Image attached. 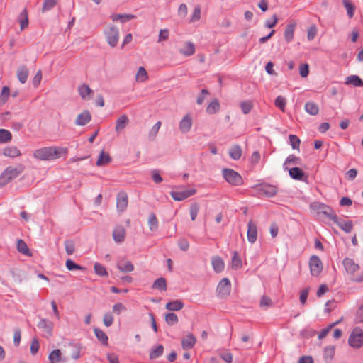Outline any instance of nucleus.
<instances>
[{"label":"nucleus","instance_id":"43","mask_svg":"<svg viewBox=\"0 0 363 363\" xmlns=\"http://www.w3.org/2000/svg\"><path fill=\"white\" fill-rule=\"evenodd\" d=\"M335 346L330 345L325 347L324 350V358L327 362L331 361L333 359L335 354Z\"/></svg>","mask_w":363,"mask_h":363},{"label":"nucleus","instance_id":"49","mask_svg":"<svg viewBox=\"0 0 363 363\" xmlns=\"http://www.w3.org/2000/svg\"><path fill=\"white\" fill-rule=\"evenodd\" d=\"M10 90L8 86H4L0 94V104H4L8 100Z\"/></svg>","mask_w":363,"mask_h":363},{"label":"nucleus","instance_id":"25","mask_svg":"<svg viewBox=\"0 0 363 363\" xmlns=\"http://www.w3.org/2000/svg\"><path fill=\"white\" fill-rule=\"evenodd\" d=\"M179 52L185 56H191L195 53V46L193 43L186 42L180 48Z\"/></svg>","mask_w":363,"mask_h":363},{"label":"nucleus","instance_id":"57","mask_svg":"<svg viewBox=\"0 0 363 363\" xmlns=\"http://www.w3.org/2000/svg\"><path fill=\"white\" fill-rule=\"evenodd\" d=\"M65 247L66 252L69 255H72L75 250L74 243L71 240H67L65 242Z\"/></svg>","mask_w":363,"mask_h":363},{"label":"nucleus","instance_id":"17","mask_svg":"<svg viewBox=\"0 0 363 363\" xmlns=\"http://www.w3.org/2000/svg\"><path fill=\"white\" fill-rule=\"evenodd\" d=\"M196 342V337L191 333H189L182 340V347L183 350H189L194 347Z\"/></svg>","mask_w":363,"mask_h":363},{"label":"nucleus","instance_id":"21","mask_svg":"<svg viewBox=\"0 0 363 363\" xmlns=\"http://www.w3.org/2000/svg\"><path fill=\"white\" fill-rule=\"evenodd\" d=\"M128 206V196L125 193H119L117 196L116 207L118 210L123 212Z\"/></svg>","mask_w":363,"mask_h":363},{"label":"nucleus","instance_id":"12","mask_svg":"<svg viewBox=\"0 0 363 363\" xmlns=\"http://www.w3.org/2000/svg\"><path fill=\"white\" fill-rule=\"evenodd\" d=\"M257 224L250 220L247 223V240L251 244H253L256 242L257 239Z\"/></svg>","mask_w":363,"mask_h":363},{"label":"nucleus","instance_id":"50","mask_svg":"<svg viewBox=\"0 0 363 363\" xmlns=\"http://www.w3.org/2000/svg\"><path fill=\"white\" fill-rule=\"evenodd\" d=\"M240 108L244 114H247L252 108V103L249 101H242L240 104Z\"/></svg>","mask_w":363,"mask_h":363},{"label":"nucleus","instance_id":"5","mask_svg":"<svg viewBox=\"0 0 363 363\" xmlns=\"http://www.w3.org/2000/svg\"><path fill=\"white\" fill-rule=\"evenodd\" d=\"M106 42L108 44L114 48L117 45L120 34L118 29L113 25L108 26L104 30Z\"/></svg>","mask_w":363,"mask_h":363},{"label":"nucleus","instance_id":"22","mask_svg":"<svg viewBox=\"0 0 363 363\" xmlns=\"http://www.w3.org/2000/svg\"><path fill=\"white\" fill-rule=\"evenodd\" d=\"M111 162V157H110L108 152H106L104 150H101L98 160L96 161V166L101 167L106 166L108 164Z\"/></svg>","mask_w":363,"mask_h":363},{"label":"nucleus","instance_id":"51","mask_svg":"<svg viewBox=\"0 0 363 363\" xmlns=\"http://www.w3.org/2000/svg\"><path fill=\"white\" fill-rule=\"evenodd\" d=\"M275 106L279 108L282 111H284L286 101V99L282 96H279L275 99Z\"/></svg>","mask_w":363,"mask_h":363},{"label":"nucleus","instance_id":"32","mask_svg":"<svg viewBox=\"0 0 363 363\" xmlns=\"http://www.w3.org/2000/svg\"><path fill=\"white\" fill-rule=\"evenodd\" d=\"M3 154L6 157H16L21 155V152L16 147H7L3 150Z\"/></svg>","mask_w":363,"mask_h":363},{"label":"nucleus","instance_id":"16","mask_svg":"<svg viewBox=\"0 0 363 363\" xmlns=\"http://www.w3.org/2000/svg\"><path fill=\"white\" fill-rule=\"evenodd\" d=\"M50 363H65V357L59 349L53 350L48 355Z\"/></svg>","mask_w":363,"mask_h":363},{"label":"nucleus","instance_id":"37","mask_svg":"<svg viewBox=\"0 0 363 363\" xmlns=\"http://www.w3.org/2000/svg\"><path fill=\"white\" fill-rule=\"evenodd\" d=\"M289 175L294 179L301 180L304 173L300 168L293 167L289 169Z\"/></svg>","mask_w":363,"mask_h":363},{"label":"nucleus","instance_id":"52","mask_svg":"<svg viewBox=\"0 0 363 363\" xmlns=\"http://www.w3.org/2000/svg\"><path fill=\"white\" fill-rule=\"evenodd\" d=\"M165 320L167 324L172 325L176 324L178 322L179 319L176 314L173 313H169L166 315Z\"/></svg>","mask_w":363,"mask_h":363},{"label":"nucleus","instance_id":"18","mask_svg":"<svg viewBox=\"0 0 363 363\" xmlns=\"http://www.w3.org/2000/svg\"><path fill=\"white\" fill-rule=\"evenodd\" d=\"M125 230L122 225L116 226L113 230V238L117 243L123 242L125 240Z\"/></svg>","mask_w":363,"mask_h":363},{"label":"nucleus","instance_id":"39","mask_svg":"<svg viewBox=\"0 0 363 363\" xmlns=\"http://www.w3.org/2000/svg\"><path fill=\"white\" fill-rule=\"evenodd\" d=\"M220 109V104L217 99L213 100L207 106L206 112L208 114H214Z\"/></svg>","mask_w":363,"mask_h":363},{"label":"nucleus","instance_id":"48","mask_svg":"<svg viewBox=\"0 0 363 363\" xmlns=\"http://www.w3.org/2000/svg\"><path fill=\"white\" fill-rule=\"evenodd\" d=\"M56 4L57 0H44L42 11L46 12L55 7Z\"/></svg>","mask_w":363,"mask_h":363},{"label":"nucleus","instance_id":"34","mask_svg":"<svg viewBox=\"0 0 363 363\" xmlns=\"http://www.w3.org/2000/svg\"><path fill=\"white\" fill-rule=\"evenodd\" d=\"M19 23L21 30H24L28 26V16L26 9H24L21 13Z\"/></svg>","mask_w":363,"mask_h":363},{"label":"nucleus","instance_id":"26","mask_svg":"<svg viewBox=\"0 0 363 363\" xmlns=\"http://www.w3.org/2000/svg\"><path fill=\"white\" fill-rule=\"evenodd\" d=\"M111 18L113 21H120L121 23H123L135 18V16L133 14L113 13L111 16Z\"/></svg>","mask_w":363,"mask_h":363},{"label":"nucleus","instance_id":"56","mask_svg":"<svg viewBox=\"0 0 363 363\" xmlns=\"http://www.w3.org/2000/svg\"><path fill=\"white\" fill-rule=\"evenodd\" d=\"M169 32L168 29H161L159 32L158 43H162L168 40Z\"/></svg>","mask_w":363,"mask_h":363},{"label":"nucleus","instance_id":"20","mask_svg":"<svg viewBox=\"0 0 363 363\" xmlns=\"http://www.w3.org/2000/svg\"><path fill=\"white\" fill-rule=\"evenodd\" d=\"M211 264L213 270L216 273H220L225 269V262L223 259L218 256H214L211 258Z\"/></svg>","mask_w":363,"mask_h":363},{"label":"nucleus","instance_id":"59","mask_svg":"<svg viewBox=\"0 0 363 363\" xmlns=\"http://www.w3.org/2000/svg\"><path fill=\"white\" fill-rule=\"evenodd\" d=\"M65 266L67 267V269L69 271H72V270H75V269H78V270H81V269H83V267H82L81 266L75 264L72 260L71 259H67L65 262Z\"/></svg>","mask_w":363,"mask_h":363},{"label":"nucleus","instance_id":"3","mask_svg":"<svg viewBox=\"0 0 363 363\" xmlns=\"http://www.w3.org/2000/svg\"><path fill=\"white\" fill-rule=\"evenodd\" d=\"M23 170L21 165L17 167L9 166L4 169L0 175V188L9 184L16 178Z\"/></svg>","mask_w":363,"mask_h":363},{"label":"nucleus","instance_id":"6","mask_svg":"<svg viewBox=\"0 0 363 363\" xmlns=\"http://www.w3.org/2000/svg\"><path fill=\"white\" fill-rule=\"evenodd\" d=\"M225 181L233 186H240L242 184V177L239 173L231 169H224L222 171Z\"/></svg>","mask_w":363,"mask_h":363},{"label":"nucleus","instance_id":"61","mask_svg":"<svg viewBox=\"0 0 363 363\" xmlns=\"http://www.w3.org/2000/svg\"><path fill=\"white\" fill-rule=\"evenodd\" d=\"M127 310L126 307L121 303H117L113 306V312L119 315Z\"/></svg>","mask_w":363,"mask_h":363},{"label":"nucleus","instance_id":"63","mask_svg":"<svg viewBox=\"0 0 363 363\" xmlns=\"http://www.w3.org/2000/svg\"><path fill=\"white\" fill-rule=\"evenodd\" d=\"M278 19L275 14H274L271 18L267 19L265 21V26L268 28H272L275 26V25L277 23Z\"/></svg>","mask_w":363,"mask_h":363},{"label":"nucleus","instance_id":"27","mask_svg":"<svg viewBox=\"0 0 363 363\" xmlns=\"http://www.w3.org/2000/svg\"><path fill=\"white\" fill-rule=\"evenodd\" d=\"M229 155L231 159L238 160L242 154V150L239 145H233L228 151Z\"/></svg>","mask_w":363,"mask_h":363},{"label":"nucleus","instance_id":"35","mask_svg":"<svg viewBox=\"0 0 363 363\" xmlns=\"http://www.w3.org/2000/svg\"><path fill=\"white\" fill-rule=\"evenodd\" d=\"M345 84L354 86H363V81L357 75H351L347 77Z\"/></svg>","mask_w":363,"mask_h":363},{"label":"nucleus","instance_id":"47","mask_svg":"<svg viewBox=\"0 0 363 363\" xmlns=\"http://www.w3.org/2000/svg\"><path fill=\"white\" fill-rule=\"evenodd\" d=\"M94 271L95 273L101 277H106L108 276V273L106 272V268L99 263H95L94 264Z\"/></svg>","mask_w":363,"mask_h":363},{"label":"nucleus","instance_id":"53","mask_svg":"<svg viewBox=\"0 0 363 363\" xmlns=\"http://www.w3.org/2000/svg\"><path fill=\"white\" fill-rule=\"evenodd\" d=\"M317 27L315 25H311L307 31V38L308 40H313L317 35Z\"/></svg>","mask_w":363,"mask_h":363},{"label":"nucleus","instance_id":"7","mask_svg":"<svg viewBox=\"0 0 363 363\" xmlns=\"http://www.w3.org/2000/svg\"><path fill=\"white\" fill-rule=\"evenodd\" d=\"M348 342L354 348L361 347L363 345L362 330L359 328H355L349 337Z\"/></svg>","mask_w":363,"mask_h":363},{"label":"nucleus","instance_id":"29","mask_svg":"<svg viewBox=\"0 0 363 363\" xmlns=\"http://www.w3.org/2000/svg\"><path fill=\"white\" fill-rule=\"evenodd\" d=\"M17 250L18 251L26 256L31 257L32 253L30 252L28 245L23 240H18L17 241Z\"/></svg>","mask_w":363,"mask_h":363},{"label":"nucleus","instance_id":"10","mask_svg":"<svg viewBox=\"0 0 363 363\" xmlns=\"http://www.w3.org/2000/svg\"><path fill=\"white\" fill-rule=\"evenodd\" d=\"M231 283L229 279L223 278L218 284L217 293L219 296L225 297L230 293Z\"/></svg>","mask_w":363,"mask_h":363},{"label":"nucleus","instance_id":"28","mask_svg":"<svg viewBox=\"0 0 363 363\" xmlns=\"http://www.w3.org/2000/svg\"><path fill=\"white\" fill-rule=\"evenodd\" d=\"M304 108L305 111L311 116H315L319 112L318 106L313 101L306 103Z\"/></svg>","mask_w":363,"mask_h":363},{"label":"nucleus","instance_id":"38","mask_svg":"<svg viewBox=\"0 0 363 363\" xmlns=\"http://www.w3.org/2000/svg\"><path fill=\"white\" fill-rule=\"evenodd\" d=\"M94 334L97 339L104 345L108 344V337L106 334L99 328H94Z\"/></svg>","mask_w":363,"mask_h":363},{"label":"nucleus","instance_id":"9","mask_svg":"<svg viewBox=\"0 0 363 363\" xmlns=\"http://www.w3.org/2000/svg\"><path fill=\"white\" fill-rule=\"evenodd\" d=\"M193 125V117L191 113L184 115L179 123V131L186 134L191 131Z\"/></svg>","mask_w":363,"mask_h":363},{"label":"nucleus","instance_id":"58","mask_svg":"<svg viewBox=\"0 0 363 363\" xmlns=\"http://www.w3.org/2000/svg\"><path fill=\"white\" fill-rule=\"evenodd\" d=\"M343 4L347 9L348 16L352 18L354 16V10L353 5L348 0H343Z\"/></svg>","mask_w":363,"mask_h":363},{"label":"nucleus","instance_id":"1","mask_svg":"<svg viewBox=\"0 0 363 363\" xmlns=\"http://www.w3.org/2000/svg\"><path fill=\"white\" fill-rule=\"evenodd\" d=\"M67 153V148L60 147H45L35 150L33 156L39 160H52L60 158Z\"/></svg>","mask_w":363,"mask_h":363},{"label":"nucleus","instance_id":"40","mask_svg":"<svg viewBox=\"0 0 363 363\" xmlns=\"http://www.w3.org/2000/svg\"><path fill=\"white\" fill-rule=\"evenodd\" d=\"M242 260L237 252H233V256L231 261V267L233 269H239L242 267Z\"/></svg>","mask_w":363,"mask_h":363},{"label":"nucleus","instance_id":"46","mask_svg":"<svg viewBox=\"0 0 363 363\" xmlns=\"http://www.w3.org/2000/svg\"><path fill=\"white\" fill-rule=\"evenodd\" d=\"M199 204L198 203H194L191 205L189 208V213L191 216V218L193 221H194L197 217L199 211Z\"/></svg>","mask_w":363,"mask_h":363},{"label":"nucleus","instance_id":"62","mask_svg":"<svg viewBox=\"0 0 363 363\" xmlns=\"http://www.w3.org/2000/svg\"><path fill=\"white\" fill-rule=\"evenodd\" d=\"M39 347H40V344H39L38 339L34 338L31 342L30 348L31 354L33 355H35L38 352Z\"/></svg>","mask_w":363,"mask_h":363},{"label":"nucleus","instance_id":"54","mask_svg":"<svg viewBox=\"0 0 363 363\" xmlns=\"http://www.w3.org/2000/svg\"><path fill=\"white\" fill-rule=\"evenodd\" d=\"M289 138L290 140V144L292 146L293 149L299 150L301 143L299 138L295 135H290Z\"/></svg>","mask_w":363,"mask_h":363},{"label":"nucleus","instance_id":"13","mask_svg":"<svg viewBox=\"0 0 363 363\" xmlns=\"http://www.w3.org/2000/svg\"><path fill=\"white\" fill-rule=\"evenodd\" d=\"M38 327L45 333L44 336L50 337L52 335L53 323L47 319H41L38 323Z\"/></svg>","mask_w":363,"mask_h":363},{"label":"nucleus","instance_id":"4","mask_svg":"<svg viewBox=\"0 0 363 363\" xmlns=\"http://www.w3.org/2000/svg\"><path fill=\"white\" fill-rule=\"evenodd\" d=\"M343 265L346 272L350 275L353 276L352 280L356 282L363 281V272L359 275H355L359 269V267L352 259L346 258L343 261Z\"/></svg>","mask_w":363,"mask_h":363},{"label":"nucleus","instance_id":"36","mask_svg":"<svg viewBox=\"0 0 363 363\" xmlns=\"http://www.w3.org/2000/svg\"><path fill=\"white\" fill-rule=\"evenodd\" d=\"M184 307V303L179 301L176 300L169 302L166 304V308L169 311H179Z\"/></svg>","mask_w":363,"mask_h":363},{"label":"nucleus","instance_id":"11","mask_svg":"<svg viewBox=\"0 0 363 363\" xmlns=\"http://www.w3.org/2000/svg\"><path fill=\"white\" fill-rule=\"evenodd\" d=\"M196 193V190L194 188L187 189L181 191H172L170 193L171 196L174 201H183L191 196L194 195Z\"/></svg>","mask_w":363,"mask_h":363},{"label":"nucleus","instance_id":"31","mask_svg":"<svg viewBox=\"0 0 363 363\" xmlns=\"http://www.w3.org/2000/svg\"><path fill=\"white\" fill-rule=\"evenodd\" d=\"M148 79V74L143 67H140L135 75V80L138 82H145Z\"/></svg>","mask_w":363,"mask_h":363},{"label":"nucleus","instance_id":"8","mask_svg":"<svg viewBox=\"0 0 363 363\" xmlns=\"http://www.w3.org/2000/svg\"><path fill=\"white\" fill-rule=\"evenodd\" d=\"M309 267L311 275L318 277L323 269V264L318 256L313 255L309 260Z\"/></svg>","mask_w":363,"mask_h":363},{"label":"nucleus","instance_id":"30","mask_svg":"<svg viewBox=\"0 0 363 363\" xmlns=\"http://www.w3.org/2000/svg\"><path fill=\"white\" fill-rule=\"evenodd\" d=\"M118 268L122 272H130L134 269L133 264L128 260L121 261L118 264Z\"/></svg>","mask_w":363,"mask_h":363},{"label":"nucleus","instance_id":"45","mask_svg":"<svg viewBox=\"0 0 363 363\" xmlns=\"http://www.w3.org/2000/svg\"><path fill=\"white\" fill-rule=\"evenodd\" d=\"M153 287L157 289L165 291L167 289V283L164 278L157 279L153 284Z\"/></svg>","mask_w":363,"mask_h":363},{"label":"nucleus","instance_id":"64","mask_svg":"<svg viewBox=\"0 0 363 363\" xmlns=\"http://www.w3.org/2000/svg\"><path fill=\"white\" fill-rule=\"evenodd\" d=\"M338 225L344 231L347 233L350 232L353 226L351 221L338 223Z\"/></svg>","mask_w":363,"mask_h":363},{"label":"nucleus","instance_id":"41","mask_svg":"<svg viewBox=\"0 0 363 363\" xmlns=\"http://www.w3.org/2000/svg\"><path fill=\"white\" fill-rule=\"evenodd\" d=\"M164 347L162 345H158L155 347L152 348L150 352V359H156L161 356L163 353Z\"/></svg>","mask_w":363,"mask_h":363},{"label":"nucleus","instance_id":"55","mask_svg":"<svg viewBox=\"0 0 363 363\" xmlns=\"http://www.w3.org/2000/svg\"><path fill=\"white\" fill-rule=\"evenodd\" d=\"M114 320L113 315L110 313H106L103 317V323L105 326L110 327Z\"/></svg>","mask_w":363,"mask_h":363},{"label":"nucleus","instance_id":"42","mask_svg":"<svg viewBox=\"0 0 363 363\" xmlns=\"http://www.w3.org/2000/svg\"><path fill=\"white\" fill-rule=\"evenodd\" d=\"M147 223L150 230L155 231L157 229L158 220L155 213H151L149 216Z\"/></svg>","mask_w":363,"mask_h":363},{"label":"nucleus","instance_id":"15","mask_svg":"<svg viewBox=\"0 0 363 363\" xmlns=\"http://www.w3.org/2000/svg\"><path fill=\"white\" fill-rule=\"evenodd\" d=\"M91 115L87 110L83 111L81 113L77 115L74 123L79 126H84L90 122Z\"/></svg>","mask_w":363,"mask_h":363},{"label":"nucleus","instance_id":"60","mask_svg":"<svg viewBox=\"0 0 363 363\" xmlns=\"http://www.w3.org/2000/svg\"><path fill=\"white\" fill-rule=\"evenodd\" d=\"M299 73L301 77L306 78L309 74V66L307 63L302 64L299 67Z\"/></svg>","mask_w":363,"mask_h":363},{"label":"nucleus","instance_id":"44","mask_svg":"<svg viewBox=\"0 0 363 363\" xmlns=\"http://www.w3.org/2000/svg\"><path fill=\"white\" fill-rule=\"evenodd\" d=\"M11 133L5 129H0V143H8L11 140Z\"/></svg>","mask_w":363,"mask_h":363},{"label":"nucleus","instance_id":"19","mask_svg":"<svg viewBox=\"0 0 363 363\" xmlns=\"http://www.w3.org/2000/svg\"><path fill=\"white\" fill-rule=\"evenodd\" d=\"M78 92L84 100H89L94 93L93 90L85 84H80L78 86Z\"/></svg>","mask_w":363,"mask_h":363},{"label":"nucleus","instance_id":"23","mask_svg":"<svg viewBox=\"0 0 363 363\" xmlns=\"http://www.w3.org/2000/svg\"><path fill=\"white\" fill-rule=\"evenodd\" d=\"M17 78L21 84H25L29 75V70L26 66H21L17 69Z\"/></svg>","mask_w":363,"mask_h":363},{"label":"nucleus","instance_id":"14","mask_svg":"<svg viewBox=\"0 0 363 363\" xmlns=\"http://www.w3.org/2000/svg\"><path fill=\"white\" fill-rule=\"evenodd\" d=\"M259 194L266 196H273L277 192V186L271 184H262L257 186Z\"/></svg>","mask_w":363,"mask_h":363},{"label":"nucleus","instance_id":"2","mask_svg":"<svg viewBox=\"0 0 363 363\" xmlns=\"http://www.w3.org/2000/svg\"><path fill=\"white\" fill-rule=\"evenodd\" d=\"M311 211L318 216H324L335 223H337V216L330 206L320 202H313L309 206Z\"/></svg>","mask_w":363,"mask_h":363},{"label":"nucleus","instance_id":"33","mask_svg":"<svg viewBox=\"0 0 363 363\" xmlns=\"http://www.w3.org/2000/svg\"><path fill=\"white\" fill-rule=\"evenodd\" d=\"M295 27H296V23H294L289 24L285 29L284 38L288 43L291 42L294 38Z\"/></svg>","mask_w":363,"mask_h":363},{"label":"nucleus","instance_id":"24","mask_svg":"<svg viewBox=\"0 0 363 363\" xmlns=\"http://www.w3.org/2000/svg\"><path fill=\"white\" fill-rule=\"evenodd\" d=\"M129 122L128 116L125 114L121 115L118 118L116 122L115 130L116 132H121L123 130Z\"/></svg>","mask_w":363,"mask_h":363}]
</instances>
